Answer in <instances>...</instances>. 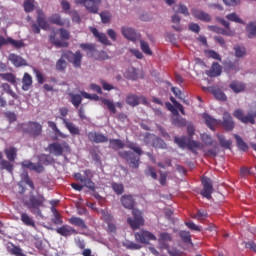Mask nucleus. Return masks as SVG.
Returning a JSON list of instances; mask_svg holds the SVG:
<instances>
[{"instance_id":"nucleus-1","label":"nucleus","mask_w":256,"mask_h":256,"mask_svg":"<svg viewBox=\"0 0 256 256\" xmlns=\"http://www.w3.org/2000/svg\"><path fill=\"white\" fill-rule=\"evenodd\" d=\"M58 33L61 39L57 38V32H55V30H52L49 36L50 43H52L56 47H69V43L65 42L71 39V33L69 32V30L65 28H60L58 29Z\"/></svg>"},{"instance_id":"nucleus-2","label":"nucleus","mask_w":256,"mask_h":256,"mask_svg":"<svg viewBox=\"0 0 256 256\" xmlns=\"http://www.w3.org/2000/svg\"><path fill=\"white\" fill-rule=\"evenodd\" d=\"M216 21L221 25H223V27L225 28H221L215 25H209L208 26L209 31H212L213 33H217L218 35H225L226 37H235V30L231 29V23H229V21L221 17H217Z\"/></svg>"},{"instance_id":"nucleus-3","label":"nucleus","mask_w":256,"mask_h":256,"mask_svg":"<svg viewBox=\"0 0 256 256\" xmlns=\"http://www.w3.org/2000/svg\"><path fill=\"white\" fill-rule=\"evenodd\" d=\"M43 203H45V198L42 195H38L31 196L29 201L25 202V205L34 215H41L39 207H42Z\"/></svg>"},{"instance_id":"nucleus-4","label":"nucleus","mask_w":256,"mask_h":256,"mask_svg":"<svg viewBox=\"0 0 256 256\" xmlns=\"http://www.w3.org/2000/svg\"><path fill=\"white\" fill-rule=\"evenodd\" d=\"M62 59H67L68 63H72L73 67L79 69L81 67V61H83V54L80 51H76L75 53L67 51L62 54Z\"/></svg>"},{"instance_id":"nucleus-5","label":"nucleus","mask_w":256,"mask_h":256,"mask_svg":"<svg viewBox=\"0 0 256 256\" xmlns=\"http://www.w3.org/2000/svg\"><path fill=\"white\" fill-rule=\"evenodd\" d=\"M76 5H84L85 9L89 13L97 14L99 13V5H101V0H75Z\"/></svg>"},{"instance_id":"nucleus-6","label":"nucleus","mask_w":256,"mask_h":256,"mask_svg":"<svg viewBox=\"0 0 256 256\" xmlns=\"http://www.w3.org/2000/svg\"><path fill=\"white\" fill-rule=\"evenodd\" d=\"M23 131L29 133L32 137H39L43 131V126L37 122H28L22 125Z\"/></svg>"},{"instance_id":"nucleus-7","label":"nucleus","mask_w":256,"mask_h":256,"mask_svg":"<svg viewBox=\"0 0 256 256\" xmlns=\"http://www.w3.org/2000/svg\"><path fill=\"white\" fill-rule=\"evenodd\" d=\"M132 215L134 219L128 218L127 223L130 225L132 229H139V227H142L144 224L143 216L141 214V211L139 210H133Z\"/></svg>"},{"instance_id":"nucleus-8","label":"nucleus","mask_w":256,"mask_h":256,"mask_svg":"<svg viewBox=\"0 0 256 256\" xmlns=\"http://www.w3.org/2000/svg\"><path fill=\"white\" fill-rule=\"evenodd\" d=\"M156 239L157 237L149 231L141 230L135 233V240L138 241V243H149V241H155Z\"/></svg>"},{"instance_id":"nucleus-9","label":"nucleus","mask_w":256,"mask_h":256,"mask_svg":"<svg viewBox=\"0 0 256 256\" xmlns=\"http://www.w3.org/2000/svg\"><path fill=\"white\" fill-rule=\"evenodd\" d=\"M5 45H12V47H15V49H21V47H25V43L21 40H15L13 38H5L3 36H0V48Z\"/></svg>"},{"instance_id":"nucleus-10","label":"nucleus","mask_w":256,"mask_h":256,"mask_svg":"<svg viewBox=\"0 0 256 256\" xmlns=\"http://www.w3.org/2000/svg\"><path fill=\"white\" fill-rule=\"evenodd\" d=\"M126 103L131 107H137L139 103H143V105H148L147 98L141 96L138 97L135 94H130L126 97Z\"/></svg>"},{"instance_id":"nucleus-11","label":"nucleus","mask_w":256,"mask_h":256,"mask_svg":"<svg viewBox=\"0 0 256 256\" xmlns=\"http://www.w3.org/2000/svg\"><path fill=\"white\" fill-rule=\"evenodd\" d=\"M50 21L59 27H71V20L69 18H63L59 14H53L50 17Z\"/></svg>"},{"instance_id":"nucleus-12","label":"nucleus","mask_w":256,"mask_h":256,"mask_svg":"<svg viewBox=\"0 0 256 256\" xmlns=\"http://www.w3.org/2000/svg\"><path fill=\"white\" fill-rule=\"evenodd\" d=\"M202 185L204 189L201 192V195L206 199H211V194L213 193V184L211 183V179L202 178Z\"/></svg>"},{"instance_id":"nucleus-13","label":"nucleus","mask_w":256,"mask_h":256,"mask_svg":"<svg viewBox=\"0 0 256 256\" xmlns=\"http://www.w3.org/2000/svg\"><path fill=\"white\" fill-rule=\"evenodd\" d=\"M8 61H10L14 67H27V60L15 53L8 55Z\"/></svg>"},{"instance_id":"nucleus-14","label":"nucleus","mask_w":256,"mask_h":256,"mask_svg":"<svg viewBox=\"0 0 256 256\" xmlns=\"http://www.w3.org/2000/svg\"><path fill=\"white\" fill-rule=\"evenodd\" d=\"M121 155L128 161L132 169H137V167H139V157H136L133 152H122Z\"/></svg>"},{"instance_id":"nucleus-15","label":"nucleus","mask_w":256,"mask_h":256,"mask_svg":"<svg viewBox=\"0 0 256 256\" xmlns=\"http://www.w3.org/2000/svg\"><path fill=\"white\" fill-rule=\"evenodd\" d=\"M88 139L93 143H107V141H109V138H107V136L95 131L88 133Z\"/></svg>"},{"instance_id":"nucleus-16","label":"nucleus","mask_w":256,"mask_h":256,"mask_svg":"<svg viewBox=\"0 0 256 256\" xmlns=\"http://www.w3.org/2000/svg\"><path fill=\"white\" fill-rule=\"evenodd\" d=\"M121 33L125 39H129V41H135L137 39V32L135 29L129 26H122Z\"/></svg>"},{"instance_id":"nucleus-17","label":"nucleus","mask_w":256,"mask_h":256,"mask_svg":"<svg viewBox=\"0 0 256 256\" xmlns=\"http://www.w3.org/2000/svg\"><path fill=\"white\" fill-rule=\"evenodd\" d=\"M222 127H224L226 131H233L235 127V122H233V118L228 112L223 114Z\"/></svg>"},{"instance_id":"nucleus-18","label":"nucleus","mask_w":256,"mask_h":256,"mask_svg":"<svg viewBox=\"0 0 256 256\" xmlns=\"http://www.w3.org/2000/svg\"><path fill=\"white\" fill-rule=\"evenodd\" d=\"M203 91H209V93H212V95H214V97L216 99H218V101H227V96L219 88H215V87L205 88V87H203Z\"/></svg>"},{"instance_id":"nucleus-19","label":"nucleus","mask_w":256,"mask_h":256,"mask_svg":"<svg viewBox=\"0 0 256 256\" xmlns=\"http://www.w3.org/2000/svg\"><path fill=\"white\" fill-rule=\"evenodd\" d=\"M91 33L98 39L100 43H103V45H111V41L107 38V35L103 32H99L97 28L90 27Z\"/></svg>"},{"instance_id":"nucleus-20","label":"nucleus","mask_w":256,"mask_h":256,"mask_svg":"<svg viewBox=\"0 0 256 256\" xmlns=\"http://www.w3.org/2000/svg\"><path fill=\"white\" fill-rule=\"evenodd\" d=\"M173 238L171 237V234L164 232L161 233L158 239L159 243V249H169V241H171Z\"/></svg>"},{"instance_id":"nucleus-21","label":"nucleus","mask_w":256,"mask_h":256,"mask_svg":"<svg viewBox=\"0 0 256 256\" xmlns=\"http://www.w3.org/2000/svg\"><path fill=\"white\" fill-rule=\"evenodd\" d=\"M56 232L58 235H62V237H70V235H76L77 233V231L69 225H63L57 228Z\"/></svg>"},{"instance_id":"nucleus-22","label":"nucleus","mask_w":256,"mask_h":256,"mask_svg":"<svg viewBox=\"0 0 256 256\" xmlns=\"http://www.w3.org/2000/svg\"><path fill=\"white\" fill-rule=\"evenodd\" d=\"M192 15L196 19H199L200 21H205L206 23H209L212 19L211 15L199 9H192Z\"/></svg>"},{"instance_id":"nucleus-23","label":"nucleus","mask_w":256,"mask_h":256,"mask_svg":"<svg viewBox=\"0 0 256 256\" xmlns=\"http://www.w3.org/2000/svg\"><path fill=\"white\" fill-rule=\"evenodd\" d=\"M233 51L236 59H243V57L247 56V48L243 46V44H235L233 46Z\"/></svg>"},{"instance_id":"nucleus-24","label":"nucleus","mask_w":256,"mask_h":256,"mask_svg":"<svg viewBox=\"0 0 256 256\" xmlns=\"http://www.w3.org/2000/svg\"><path fill=\"white\" fill-rule=\"evenodd\" d=\"M120 201L125 209H133L135 207V198L130 194L123 195Z\"/></svg>"},{"instance_id":"nucleus-25","label":"nucleus","mask_w":256,"mask_h":256,"mask_svg":"<svg viewBox=\"0 0 256 256\" xmlns=\"http://www.w3.org/2000/svg\"><path fill=\"white\" fill-rule=\"evenodd\" d=\"M37 23L41 29H44L45 31L49 29V23H47V20H45L43 10H37Z\"/></svg>"},{"instance_id":"nucleus-26","label":"nucleus","mask_w":256,"mask_h":256,"mask_svg":"<svg viewBox=\"0 0 256 256\" xmlns=\"http://www.w3.org/2000/svg\"><path fill=\"white\" fill-rule=\"evenodd\" d=\"M33 86V77L29 75V73H24L22 78V89L23 91H29Z\"/></svg>"},{"instance_id":"nucleus-27","label":"nucleus","mask_w":256,"mask_h":256,"mask_svg":"<svg viewBox=\"0 0 256 256\" xmlns=\"http://www.w3.org/2000/svg\"><path fill=\"white\" fill-rule=\"evenodd\" d=\"M221 71V65L215 62L212 64L211 69L206 71V75H208V77H219V75H221Z\"/></svg>"},{"instance_id":"nucleus-28","label":"nucleus","mask_w":256,"mask_h":256,"mask_svg":"<svg viewBox=\"0 0 256 256\" xmlns=\"http://www.w3.org/2000/svg\"><path fill=\"white\" fill-rule=\"evenodd\" d=\"M74 177L76 181H80V183H83L84 187H87L88 189H95V184L92 181L85 179L84 175H82L81 173H76Z\"/></svg>"},{"instance_id":"nucleus-29","label":"nucleus","mask_w":256,"mask_h":256,"mask_svg":"<svg viewBox=\"0 0 256 256\" xmlns=\"http://www.w3.org/2000/svg\"><path fill=\"white\" fill-rule=\"evenodd\" d=\"M70 97V103L76 108L79 109V105L83 102V95L81 94H75V93H69Z\"/></svg>"},{"instance_id":"nucleus-30","label":"nucleus","mask_w":256,"mask_h":256,"mask_svg":"<svg viewBox=\"0 0 256 256\" xmlns=\"http://www.w3.org/2000/svg\"><path fill=\"white\" fill-rule=\"evenodd\" d=\"M4 153L8 159V161H15L17 159V148L10 146L4 150Z\"/></svg>"},{"instance_id":"nucleus-31","label":"nucleus","mask_w":256,"mask_h":256,"mask_svg":"<svg viewBox=\"0 0 256 256\" xmlns=\"http://www.w3.org/2000/svg\"><path fill=\"white\" fill-rule=\"evenodd\" d=\"M62 121L66 127V129H68V131H70L71 135H79L80 131H79V127L75 126V124H73L72 122L67 121V119L62 118Z\"/></svg>"},{"instance_id":"nucleus-32","label":"nucleus","mask_w":256,"mask_h":256,"mask_svg":"<svg viewBox=\"0 0 256 256\" xmlns=\"http://www.w3.org/2000/svg\"><path fill=\"white\" fill-rule=\"evenodd\" d=\"M246 33L248 39H255L256 37V23L255 22H250L246 26Z\"/></svg>"},{"instance_id":"nucleus-33","label":"nucleus","mask_w":256,"mask_h":256,"mask_svg":"<svg viewBox=\"0 0 256 256\" xmlns=\"http://www.w3.org/2000/svg\"><path fill=\"white\" fill-rule=\"evenodd\" d=\"M203 119L207 127H209L210 129H213L215 125H219L220 123L217 119L209 116L208 114H203Z\"/></svg>"},{"instance_id":"nucleus-34","label":"nucleus","mask_w":256,"mask_h":256,"mask_svg":"<svg viewBox=\"0 0 256 256\" xmlns=\"http://www.w3.org/2000/svg\"><path fill=\"white\" fill-rule=\"evenodd\" d=\"M100 101L107 109L110 111V113H117V108L115 107V103L107 98H100Z\"/></svg>"},{"instance_id":"nucleus-35","label":"nucleus","mask_w":256,"mask_h":256,"mask_svg":"<svg viewBox=\"0 0 256 256\" xmlns=\"http://www.w3.org/2000/svg\"><path fill=\"white\" fill-rule=\"evenodd\" d=\"M21 165H22V167H25L26 169H31V171H37L38 173H41V171H43L42 166H37L29 160L23 161L21 163Z\"/></svg>"},{"instance_id":"nucleus-36","label":"nucleus","mask_w":256,"mask_h":256,"mask_svg":"<svg viewBox=\"0 0 256 256\" xmlns=\"http://www.w3.org/2000/svg\"><path fill=\"white\" fill-rule=\"evenodd\" d=\"M50 153H52L53 155H56V157L63 155V146H61V144L59 143L51 144Z\"/></svg>"},{"instance_id":"nucleus-37","label":"nucleus","mask_w":256,"mask_h":256,"mask_svg":"<svg viewBox=\"0 0 256 256\" xmlns=\"http://www.w3.org/2000/svg\"><path fill=\"white\" fill-rule=\"evenodd\" d=\"M226 19H228V21H232L233 23H240L241 25H245V21H243V19H241L235 12L227 14Z\"/></svg>"},{"instance_id":"nucleus-38","label":"nucleus","mask_w":256,"mask_h":256,"mask_svg":"<svg viewBox=\"0 0 256 256\" xmlns=\"http://www.w3.org/2000/svg\"><path fill=\"white\" fill-rule=\"evenodd\" d=\"M1 89H3V91L5 93H8V95L13 97V99H19V96L17 95V93H15V91H13L11 89V86L8 83H2L1 84Z\"/></svg>"},{"instance_id":"nucleus-39","label":"nucleus","mask_w":256,"mask_h":256,"mask_svg":"<svg viewBox=\"0 0 256 256\" xmlns=\"http://www.w3.org/2000/svg\"><path fill=\"white\" fill-rule=\"evenodd\" d=\"M230 89H232L234 93H241L242 91H245V84L241 82H232L230 84Z\"/></svg>"},{"instance_id":"nucleus-40","label":"nucleus","mask_w":256,"mask_h":256,"mask_svg":"<svg viewBox=\"0 0 256 256\" xmlns=\"http://www.w3.org/2000/svg\"><path fill=\"white\" fill-rule=\"evenodd\" d=\"M48 127L53 129V131H55L56 135H58L59 137H62V139H67V134H64L63 132H61V130H59V128H57V124L55 122L49 121Z\"/></svg>"},{"instance_id":"nucleus-41","label":"nucleus","mask_w":256,"mask_h":256,"mask_svg":"<svg viewBox=\"0 0 256 256\" xmlns=\"http://www.w3.org/2000/svg\"><path fill=\"white\" fill-rule=\"evenodd\" d=\"M152 147H155L156 149H167V144L165 141L161 140V138L155 136L154 142H152Z\"/></svg>"},{"instance_id":"nucleus-42","label":"nucleus","mask_w":256,"mask_h":256,"mask_svg":"<svg viewBox=\"0 0 256 256\" xmlns=\"http://www.w3.org/2000/svg\"><path fill=\"white\" fill-rule=\"evenodd\" d=\"M237 145L239 147V149H241V151H247V149H249V146L247 145V143H245V141H243V138L237 134L234 135Z\"/></svg>"},{"instance_id":"nucleus-43","label":"nucleus","mask_w":256,"mask_h":256,"mask_svg":"<svg viewBox=\"0 0 256 256\" xmlns=\"http://www.w3.org/2000/svg\"><path fill=\"white\" fill-rule=\"evenodd\" d=\"M69 223H71V225H75L76 227H81V229H85V221H83L81 218L72 217L69 219Z\"/></svg>"},{"instance_id":"nucleus-44","label":"nucleus","mask_w":256,"mask_h":256,"mask_svg":"<svg viewBox=\"0 0 256 256\" xmlns=\"http://www.w3.org/2000/svg\"><path fill=\"white\" fill-rule=\"evenodd\" d=\"M21 221L24 223V225H28L29 227H35V221H33V218H30V216L26 213L21 214Z\"/></svg>"},{"instance_id":"nucleus-45","label":"nucleus","mask_w":256,"mask_h":256,"mask_svg":"<svg viewBox=\"0 0 256 256\" xmlns=\"http://www.w3.org/2000/svg\"><path fill=\"white\" fill-rule=\"evenodd\" d=\"M0 169H5L8 173H13V164L8 160H0Z\"/></svg>"},{"instance_id":"nucleus-46","label":"nucleus","mask_w":256,"mask_h":256,"mask_svg":"<svg viewBox=\"0 0 256 256\" xmlns=\"http://www.w3.org/2000/svg\"><path fill=\"white\" fill-rule=\"evenodd\" d=\"M139 75V72L137 69H135L134 67L132 68H129L126 73H125V76L128 78V79H132L133 81H135V79H137Z\"/></svg>"},{"instance_id":"nucleus-47","label":"nucleus","mask_w":256,"mask_h":256,"mask_svg":"<svg viewBox=\"0 0 256 256\" xmlns=\"http://www.w3.org/2000/svg\"><path fill=\"white\" fill-rule=\"evenodd\" d=\"M51 211H52L53 216H54V219H52V222L55 225H61L63 223V220L61 219V214H59V212H57V209H55V207H52Z\"/></svg>"},{"instance_id":"nucleus-48","label":"nucleus","mask_w":256,"mask_h":256,"mask_svg":"<svg viewBox=\"0 0 256 256\" xmlns=\"http://www.w3.org/2000/svg\"><path fill=\"white\" fill-rule=\"evenodd\" d=\"M174 141L178 145V147H181V149H185V147H187L189 138H187L186 136L181 137V138L175 137Z\"/></svg>"},{"instance_id":"nucleus-49","label":"nucleus","mask_w":256,"mask_h":256,"mask_svg":"<svg viewBox=\"0 0 256 256\" xmlns=\"http://www.w3.org/2000/svg\"><path fill=\"white\" fill-rule=\"evenodd\" d=\"M35 10V0H25L24 1V11L26 13H31V11Z\"/></svg>"},{"instance_id":"nucleus-50","label":"nucleus","mask_w":256,"mask_h":256,"mask_svg":"<svg viewBox=\"0 0 256 256\" xmlns=\"http://www.w3.org/2000/svg\"><path fill=\"white\" fill-rule=\"evenodd\" d=\"M188 149H190V151H195V149H201V147H203V145H201L200 142H197L195 140H191L188 138V143L187 146Z\"/></svg>"},{"instance_id":"nucleus-51","label":"nucleus","mask_w":256,"mask_h":256,"mask_svg":"<svg viewBox=\"0 0 256 256\" xmlns=\"http://www.w3.org/2000/svg\"><path fill=\"white\" fill-rule=\"evenodd\" d=\"M0 77L1 79H4V81H8V83H12V85H14V83L17 82L13 73H3V74H0Z\"/></svg>"},{"instance_id":"nucleus-52","label":"nucleus","mask_w":256,"mask_h":256,"mask_svg":"<svg viewBox=\"0 0 256 256\" xmlns=\"http://www.w3.org/2000/svg\"><path fill=\"white\" fill-rule=\"evenodd\" d=\"M80 95L84 97V99H90L91 101H101L102 97H99L97 94H89L85 91H81Z\"/></svg>"},{"instance_id":"nucleus-53","label":"nucleus","mask_w":256,"mask_h":256,"mask_svg":"<svg viewBox=\"0 0 256 256\" xmlns=\"http://www.w3.org/2000/svg\"><path fill=\"white\" fill-rule=\"evenodd\" d=\"M110 147H112V149H123L125 144H123V141L121 140L112 139L110 140Z\"/></svg>"},{"instance_id":"nucleus-54","label":"nucleus","mask_w":256,"mask_h":256,"mask_svg":"<svg viewBox=\"0 0 256 256\" xmlns=\"http://www.w3.org/2000/svg\"><path fill=\"white\" fill-rule=\"evenodd\" d=\"M22 181L26 183V185H29L31 189H35V186L33 185V182L29 179V174L25 171L21 174Z\"/></svg>"},{"instance_id":"nucleus-55","label":"nucleus","mask_w":256,"mask_h":256,"mask_svg":"<svg viewBox=\"0 0 256 256\" xmlns=\"http://www.w3.org/2000/svg\"><path fill=\"white\" fill-rule=\"evenodd\" d=\"M123 245L124 247H126V249H131V250L141 249V245L131 241H126L123 243Z\"/></svg>"},{"instance_id":"nucleus-56","label":"nucleus","mask_w":256,"mask_h":256,"mask_svg":"<svg viewBox=\"0 0 256 256\" xmlns=\"http://www.w3.org/2000/svg\"><path fill=\"white\" fill-rule=\"evenodd\" d=\"M56 69H57V71H64V69H67V61H65V59H63V57L57 61Z\"/></svg>"},{"instance_id":"nucleus-57","label":"nucleus","mask_w":256,"mask_h":256,"mask_svg":"<svg viewBox=\"0 0 256 256\" xmlns=\"http://www.w3.org/2000/svg\"><path fill=\"white\" fill-rule=\"evenodd\" d=\"M178 13H181L185 17H189L191 14L189 13V8L185 4H178Z\"/></svg>"},{"instance_id":"nucleus-58","label":"nucleus","mask_w":256,"mask_h":256,"mask_svg":"<svg viewBox=\"0 0 256 256\" xmlns=\"http://www.w3.org/2000/svg\"><path fill=\"white\" fill-rule=\"evenodd\" d=\"M112 189L115 191V193H117V195H122V193L125 191L123 184L119 183H112Z\"/></svg>"},{"instance_id":"nucleus-59","label":"nucleus","mask_w":256,"mask_h":256,"mask_svg":"<svg viewBox=\"0 0 256 256\" xmlns=\"http://www.w3.org/2000/svg\"><path fill=\"white\" fill-rule=\"evenodd\" d=\"M140 47L146 55H152L151 48H149V44L143 40L140 41Z\"/></svg>"},{"instance_id":"nucleus-60","label":"nucleus","mask_w":256,"mask_h":256,"mask_svg":"<svg viewBox=\"0 0 256 256\" xmlns=\"http://www.w3.org/2000/svg\"><path fill=\"white\" fill-rule=\"evenodd\" d=\"M100 17H101L102 23H110L111 17H112L111 12H107V11L101 12Z\"/></svg>"},{"instance_id":"nucleus-61","label":"nucleus","mask_w":256,"mask_h":256,"mask_svg":"<svg viewBox=\"0 0 256 256\" xmlns=\"http://www.w3.org/2000/svg\"><path fill=\"white\" fill-rule=\"evenodd\" d=\"M218 139H219L220 145L222 147H225V149H229V147H231V141L226 140L223 135H218Z\"/></svg>"},{"instance_id":"nucleus-62","label":"nucleus","mask_w":256,"mask_h":256,"mask_svg":"<svg viewBox=\"0 0 256 256\" xmlns=\"http://www.w3.org/2000/svg\"><path fill=\"white\" fill-rule=\"evenodd\" d=\"M166 250H168V253L171 256H183V252H181V250H179L177 248H170L168 246V248H166Z\"/></svg>"},{"instance_id":"nucleus-63","label":"nucleus","mask_w":256,"mask_h":256,"mask_svg":"<svg viewBox=\"0 0 256 256\" xmlns=\"http://www.w3.org/2000/svg\"><path fill=\"white\" fill-rule=\"evenodd\" d=\"M207 217V212L205 210H199L197 214L193 216V219H198V221H203Z\"/></svg>"},{"instance_id":"nucleus-64","label":"nucleus","mask_w":256,"mask_h":256,"mask_svg":"<svg viewBox=\"0 0 256 256\" xmlns=\"http://www.w3.org/2000/svg\"><path fill=\"white\" fill-rule=\"evenodd\" d=\"M155 135H153V134H146L145 136H144V143L146 144V145H153V142L155 141Z\"/></svg>"}]
</instances>
